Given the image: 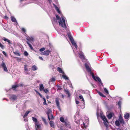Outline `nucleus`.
<instances>
[{
  "instance_id": "nucleus-29",
  "label": "nucleus",
  "mask_w": 130,
  "mask_h": 130,
  "mask_svg": "<svg viewBox=\"0 0 130 130\" xmlns=\"http://www.w3.org/2000/svg\"><path fill=\"white\" fill-rule=\"evenodd\" d=\"M98 93L99 95L101 96H102L104 98H106V96L105 95H104L101 92H98Z\"/></svg>"
},
{
  "instance_id": "nucleus-3",
  "label": "nucleus",
  "mask_w": 130,
  "mask_h": 130,
  "mask_svg": "<svg viewBox=\"0 0 130 130\" xmlns=\"http://www.w3.org/2000/svg\"><path fill=\"white\" fill-rule=\"evenodd\" d=\"M26 39L27 40V42L30 49H33L31 43H32V42H33V38L32 37L28 36L27 37Z\"/></svg>"
},
{
  "instance_id": "nucleus-50",
  "label": "nucleus",
  "mask_w": 130,
  "mask_h": 130,
  "mask_svg": "<svg viewBox=\"0 0 130 130\" xmlns=\"http://www.w3.org/2000/svg\"><path fill=\"white\" fill-rule=\"evenodd\" d=\"M3 54L4 55H5V56H6V53H5V52H4V51H3Z\"/></svg>"
},
{
  "instance_id": "nucleus-6",
  "label": "nucleus",
  "mask_w": 130,
  "mask_h": 130,
  "mask_svg": "<svg viewBox=\"0 0 130 130\" xmlns=\"http://www.w3.org/2000/svg\"><path fill=\"white\" fill-rule=\"evenodd\" d=\"M78 54L79 55V57L83 61H84L85 60L86 58L85 57L83 53L82 52H80L78 53Z\"/></svg>"
},
{
  "instance_id": "nucleus-49",
  "label": "nucleus",
  "mask_w": 130,
  "mask_h": 130,
  "mask_svg": "<svg viewBox=\"0 0 130 130\" xmlns=\"http://www.w3.org/2000/svg\"><path fill=\"white\" fill-rule=\"evenodd\" d=\"M45 49H39V51L40 52H42L44 51Z\"/></svg>"
},
{
  "instance_id": "nucleus-46",
  "label": "nucleus",
  "mask_w": 130,
  "mask_h": 130,
  "mask_svg": "<svg viewBox=\"0 0 130 130\" xmlns=\"http://www.w3.org/2000/svg\"><path fill=\"white\" fill-rule=\"evenodd\" d=\"M39 58L40 59V60H43V58L42 57H41L39 56Z\"/></svg>"
},
{
  "instance_id": "nucleus-56",
  "label": "nucleus",
  "mask_w": 130,
  "mask_h": 130,
  "mask_svg": "<svg viewBox=\"0 0 130 130\" xmlns=\"http://www.w3.org/2000/svg\"><path fill=\"white\" fill-rule=\"evenodd\" d=\"M54 20L55 21L56 20V18H55L54 17L53 18Z\"/></svg>"
},
{
  "instance_id": "nucleus-19",
  "label": "nucleus",
  "mask_w": 130,
  "mask_h": 130,
  "mask_svg": "<svg viewBox=\"0 0 130 130\" xmlns=\"http://www.w3.org/2000/svg\"><path fill=\"white\" fill-rule=\"evenodd\" d=\"M54 5L55 6V9L57 10V11L59 14H60L61 13V12L60 10H59L58 8L56 5Z\"/></svg>"
},
{
  "instance_id": "nucleus-13",
  "label": "nucleus",
  "mask_w": 130,
  "mask_h": 130,
  "mask_svg": "<svg viewBox=\"0 0 130 130\" xmlns=\"http://www.w3.org/2000/svg\"><path fill=\"white\" fill-rule=\"evenodd\" d=\"M35 124L36 129H39L40 128V125L38 123H35Z\"/></svg>"
},
{
  "instance_id": "nucleus-36",
  "label": "nucleus",
  "mask_w": 130,
  "mask_h": 130,
  "mask_svg": "<svg viewBox=\"0 0 130 130\" xmlns=\"http://www.w3.org/2000/svg\"><path fill=\"white\" fill-rule=\"evenodd\" d=\"M24 70L25 71H28V69L27 68V65L25 64L24 66Z\"/></svg>"
},
{
  "instance_id": "nucleus-39",
  "label": "nucleus",
  "mask_w": 130,
  "mask_h": 130,
  "mask_svg": "<svg viewBox=\"0 0 130 130\" xmlns=\"http://www.w3.org/2000/svg\"><path fill=\"white\" fill-rule=\"evenodd\" d=\"M24 54L25 56H27L28 54V53L26 51H25L24 52Z\"/></svg>"
},
{
  "instance_id": "nucleus-15",
  "label": "nucleus",
  "mask_w": 130,
  "mask_h": 130,
  "mask_svg": "<svg viewBox=\"0 0 130 130\" xmlns=\"http://www.w3.org/2000/svg\"><path fill=\"white\" fill-rule=\"evenodd\" d=\"M40 88L39 89L40 91H42L43 89H44V88L43 87V84H40L39 85Z\"/></svg>"
},
{
  "instance_id": "nucleus-40",
  "label": "nucleus",
  "mask_w": 130,
  "mask_h": 130,
  "mask_svg": "<svg viewBox=\"0 0 130 130\" xmlns=\"http://www.w3.org/2000/svg\"><path fill=\"white\" fill-rule=\"evenodd\" d=\"M118 104L119 106V107H121V102L120 101H119L118 102Z\"/></svg>"
},
{
  "instance_id": "nucleus-16",
  "label": "nucleus",
  "mask_w": 130,
  "mask_h": 130,
  "mask_svg": "<svg viewBox=\"0 0 130 130\" xmlns=\"http://www.w3.org/2000/svg\"><path fill=\"white\" fill-rule=\"evenodd\" d=\"M51 126L53 128L55 127L53 121H51L49 122Z\"/></svg>"
},
{
  "instance_id": "nucleus-30",
  "label": "nucleus",
  "mask_w": 130,
  "mask_h": 130,
  "mask_svg": "<svg viewBox=\"0 0 130 130\" xmlns=\"http://www.w3.org/2000/svg\"><path fill=\"white\" fill-rule=\"evenodd\" d=\"M115 124L116 126H119L120 125V123L119 121L118 120H116L115 122Z\"/></svg>"
},
{
  "instance_id": "nucleus-1",
  "label": "nucleus",
  "mask_w": 130,
  "mask_h": 130,
  "mask_svg": "<svg viewBox=\"0 0 130 130\" xmlns=\"http://www.w3.org/2000/svg\"><path fill=\"white\" fill-rule=\"evenodd\" d=\"M85 65L86 69L89 72L90 74L92 75L93 78L96 81H99L101 83V85H102L103 84V83H102V82L98 76L95 77L94 76V73L92 72L91 69L90 68L88 65L87 63H85Z\"/></svg>"
},
{
  "instance_id": "nucleus-14",
  "label": "nucleus",
  "mask_w": 130,
  "mask_h": 130,
  "mask_svg": "<svg viewBox=\"0 0 130 130\" xmlns=\"http://www.w3.org/2000/svg\"><path fill=\"white\" fill-rule=\"evenodd\" d=\"M129 115L128 113H126L124 115V118L125 119H129Z\"/></svg>"
},
{
  "instance_id": "nucleus-55",
  "label": "nucleus",
  "mask_w": 130,
  "mask_h": 130,
  "mask_svg": "<svg viewBox=\"0 0 130 130\" xmlns=\"http://www.w3.org/2000/svg\"><path fill=\"white\" fill-rule=\"evenodd\" d=\"M62 98H64V95H63V94H62Z\"/></svg>"
},
{
  "instance_id": "nucleus-32",
  "label": "nucleus",
  "mask_w": 130,
  "mask_h": 130,
  "mask_svg": "<svg viewBox=\"0 0 130 130\" xmlns=\"http://www.w3.org/2000/svg\"><path fill=\"white\" fill-rule=\"evenodd\" d=\"M104 91L106 93V94H109V92L107 89L105 88H104Z\"/></svg>"
},
{
  "instance_id": "nucleus-45",
  "label": "nucleus",
  "mask_w": 130,
  "mask_h": 130,
  "mask_svg": "<svg viewBox=\"0 0 130 130\" xmlns=\"http://www.w3.org/2000/svg\"><path fill=\"white\" fill-rule=\"evenodd\" d=\"M0 47L2 48H4V46L1 44V43L0 42Z\"/></svg>"
},
{
  "instance_id": "nucleus-17",
  "label": "nucleus",
  "mask_w": 130,
  "mask_h": 130,
  "mask_svg": "<svg viewBox=\"0 0 130 130\" xmlns=\"http://www.w3.org/2000/svg\"><path fill=\"white\" fill-rule=\"evenodd\" d=\"M68 36L71 42H72L73 41H74L72 36L70 34H68Z\"/></svg>"
},
{
  "instance_id": "nucleus-42",
  "label": "nucleus",
  "mask_w": 130,
  "mask_h": 130,
  "mask_svg": "<svg viewBox=\"0 0 130 130\" xmlns=\"http://www.w3.org/2000/svg\"><path fill=\"white\" fill-rule=\"evenodd\" d=\"M22 30L23 32H24L25 33L26 32V29L23 28H22Z\"/></svg>"
},
{
  "instance_id": "nucleus-28",
  "label": "nucleus",
  "mask_w": 130,
  "mask_h": 130,
  "mask_svg": "<svg viewBox=\"0 0 130 130\" xmlns=\"http://www.w3.org/2000/svg\"><path fill=\"white\" fill-rule=\"evenodd\" d=\"M42 121L44 122V123L46 124H47V122L46 121V119L43 117H41Z\"/></svg>"
},
{
  "instance_id": "nucleus-2",
  "label": "nucleus",
  "mask_w": 130,
  "mask_h": 130,
  "mask_svg": "<svg viewBox=\"0 0 130 130\" xmlns=\"http://www.w3.org/2000/svg\"><path fill=\"white\" fill-rule=\"evenodd\" d=\"M56 17L57 19L59 20V25L63 28H66L67 26L65 24V20L64 18L63 17H62V21L60 18L59 16L56 14Z\"/></svg>"
},
{
  "instance_id": "nucleus-21",
  "label": "nucleus",
  "mask_w": 130,
  "mask_h": 130,
  "mask_svg": "<svg viewBox=\"0 0 130 130\" xmlns=\"http://www.w3.org/2000/svg\"><path fill=\"white\" fill-rule=\"evenodd\" d=\"M71 42L72 44L75 47V48H77V45L76 44V43L74 41H72V42Z\"/></svg>"
},
{
  "instance_id": "nucleus-60",
  "label": "nucleus",
  "mask_w": 130,
  "mask_h": 130,
  "mask_svg": "<svg viewBox=\"0 0 130 130\" xmlns=\"http://www.w3.org/2000/svg\"><path fill=\"white\" fill-rule=\"evenodd\" d=\"M119 130H121L120 129H119Z\"/></svg>"
},
{
  "instance_id": "nucleus-41",
  "label": "nucleus",
  "mask_w": 130,
  "mask_h": 130,
  "mask_svg": "<svg viewBox=\"0 0 130 130\" xmlns=\"http://www.w3.org/2000/svg\"><path fill=\"white\" fill-rule=\"evenodd\" d=\"M51 82H54L55 81V79L54 77H52L51 79Z\"/></svg>"
},
{
  "instance_id": "nucleus-23",
  "label": "nucleus",
  "mask_w": 130,
  "mask_h": 130,
  "mask_svg": "<svg viewBox=\"0 0 130 130\" xmlns=\"http://www.w3.org/2000/svg\"><path fill=\"white\" fill-rule=\"evenodd\" d=\"M33 71H35L37 69V68L35 65H34L31 67Z\"/></svg>"
},
{
  "instance_id": "nucleus-10",
  "label": "nucleus",
  "mask_w": 130,
  "mask_h": 130,
  "mask_svg": "<svg viewBox=\"0 0 130 130\" xmlns=\"http://www.w3.org/2000/svg\"><path fill=\"white\" fill-rule=\"evenodd\" d=\"M119 121L123 125L124 124H125L124 122L123 119L121 115L119 116Z\"/></svg>"
},
{
  "instance_id": "nucleus-44",
  "label": "nucleus",
  "mask_w": 130,
  "mask_h": 130,
  "mask_svg": "<svg viewBox=\"0 0 130 130\" xmlns=\"http://www.w3.org/2000/svg\"><path fill=\"white\" fill-rule=\"evenodd\" d=\"M17 85L18 86V87L19 86H20V87L22 86H23V85L22 83L20 84H18Z\"/></svg>"
},
{
  "instance_id": "nucleus-33",
  "label": "nucleus",
  "mask_w": 130,
  "mask_h": 130,
  "mask_svg": "<svg viewBox=\"0 0 130 130\" xmlns=\"http://www.w3.org/2000/svg\"><path fill=\"white\" fill-rule=\"evenodd\" d=\"M43 99L44 101V102L43 103V104L45 105H47V104L46 103V99L44 98H43Z\"/></svg>"
},
{
  "instance_id": "nucleus-24",
  "label": "nucleus",
  "mask_w": 130,
  "mask_h": 130,
  "mask_svg": "<svg viewBox=\"0 0 130 130\" xmlns=\"http://www.w3.org/2000/svg\"><path fill=\"white\" fill-rule=\"evenodd\" d=\"M64 91L69 96H70V94L69 91L68 90H64Z\"/></svg>"
},
{
  "instance_id": "nucleus-54",
  "label": "nucleus",
  "mask_w": 130,
  "mask_h": 130,
  "mask_svg": "<svg viewBox=\"0 0 130 130\" xmlns=\"http://www.w3.org/2000/svg\"><path fill=\"white\" fill-rule=\"evenodd\" d=\"M83 126L84 127H86L85 124L84 123Z\"/></svg>"
},
{
  "instance_id": "nucleus-18",
  "label": "nucleus",
  "mask_w": 130,
  "mask_h": 130,
  "mask_svg": "<svg viewBox=\"0 0 130 130\" xmlns=\"http://www.w3.org/2000/svg\"><path fill=\"white\" fill-rule=\"evenodd\" d=\"M58 71L60 73L64 74V72L62 71L61 68L58 67L57 68Z\"/></svg>"
},
{
  "instance_id": "nucleus-26",
  "label": "nucleus",
  "mask_w": 130,
  "mask_h": 130,
  "mask_svg": "<svg viewBox=\"0 0 130 130\" xmlns=\"http://www.w3.org/2000/svg\"><path fill=\"white\" fill-rule=\"evenodd\" d=\"M30 112V111H27L26 112V113H25V115H24V116H23V117L24 118H25V117H26V116H27L28 114V113Z\"/></svg>"
},
{
  "instance_id": "nucleus-4",
  "label": "nucleus",
  "mask_w": 130,
  "mask_h": 130,
  "mask_svg": "<svg viewBox=\"0 0 130 130\" xmlns=\"http://www.w3.org/2000/svg\"><path fill=\"white\" fill-rule=\"evenodd\" d=\"M46 113L49 121H50L51 119L52 120L54 119V117L52 114V111L51 109H49Z\"/></svg>"
},
{
  "instance_id": "nucleus-5",
  "label": "nucleus",
  "mask_w": 130,
  "mask_h": 130,
  "mask_svg": "<svg viewBox=\"0 0 130 130\" xmlns=\"http://www.w3.org/2000/svg\"><path fill=\"white\" fill-rule=\"evenodd\" d=\"M101 117L104 121V124L105 125L106 127H107L108 126V124L109 123L105 116H101Z\"/></svg>"
},
{
  "instance_id": "nucleus-25",
  "label": "nucleus",
  "mask_w": 130,
  "mask_h": 130,
  "mask_svg": "<svg viewBox=\"0 0 130 130\" xmlns=\"http://www.w3.org/2000/svg\"><path fill=\"white\" fill-rule=\"evenodd\" d=\"M13 53L15 54L16 55H17L19 56H20V53L19 52L16 51L14 52Z\"/></svg>"
},
{
  "instance_id": "nucleus-31",
  "label": "nucleus",
  "mask_w": 130,
  "mask_h": 130,
  "mask_svg": "<svg viewBox=\"0 0 130 130\" xmlns=\"http://www.w3.org/2000/svg\"><path fill=\"white\" fill-rule=\"evenodd\" d=\"M32 120L34 121L35 122V123H38L37 120L36 118L34 117H32Z\"/></svg>"
},
{
  "instance_id": "nucleus-48",
  "label": "nucleus",
  "mask_w": 130,
  "mask_h": 130,
  "mask_svg": "<svg viewBox=\"0 0 130 130\" xmlns=\"http://www.w3.org/2000/svg\"><path fill=\"white\" fill-rule=\"evenodd\" d=\"M37 93L39 95V96H40L41 97H42V95L40 94V93L38 92Z\"/></svg>"
},
{
  "instance_id": "nucleus-35",
  "label": "nucleus",
  "mask_w": 130,
  "mask_h": 130,
  "mask_svg": "<svg viewBox=\"0 0 130 130\" xmlns=\"http://www.w3.org/2000/svg\"><path fill=\"white\" fill-rule=\"evenodd\" d=\"M60 120L61 122L63 123H64V118L63 117H60Z\"/></svg>"
},
{
  "instance_id": "nucleus-12",
  "label": "nucleus",
  "mask_w": 130,
  "mask_h": 130,
  "mask_svg": "<svg viewBox=\"0 0 130 130\" xmlns=\"http://www.w3.org/2000/svg\"><path fill=\"white\" fill-rule=\"evenodd\" d=\"M17 97L15 95H12L10 98V99L11 100H14L17 99Z\"/></svg>"
},
{
  "instance_id": "nucleus-7",
  "label": "nucleus",
  "mask_w": 130,
  "mask_h": 130,
  "mask_svg": "<svg viewBox=\"0 0 130 130\" xmlns=\"http://www.w3.org/2000/svg\"><path fill=\"white\" fill-rule=\"evenodd\" d=\"M1 65L4 71L6 72H7L8 71L6 65L4 62H2Z\"/></svg>"
},
{
  "instance_id": "nucleus-9",
  "label": "nucleus",
  "mask_w": 130,
  "mask_h": 130,
  "mask_svg": "<svg viewBox=\"0 0 130 130\" xmlns=\"http://www.w3.org/2000/svg\"><path fill=\"white\" fill-rule=\"evenodd\" d=\"M3 39L4 41L7 42L8 44L10 45L12 44V43L11 42V41L7 39L6 38L4 37H3Z\"/></svg>"
},
{
  "instance_id": "nucleus-57",
  "label": "nucleus",
  "mask_w": 130,
  "mask_h": 130,
  "mask_svg": "<svg viewBox=\"0 0 130 130\" xmlns=\"http://www.w3.org/2000/svg\"><path fill=\"white\" fill-rule=\"evenodd\" d=\"M36 91V92L37 93L38 92L37 91H36H36Z\"/></svg>"
},
{
  "instance_id": "nucleus-47",
  "label": "nucleus",
  "mask_w": 130,
  "mask_h": 130,
  "mask_svg": "<svg viewBox=\"0 0 130 130\" xmlns=\"http://www.w3.org/2000/svg\"><path fill=\"white\" fill-rule=\"evenodd\" d=\"M76 104H78L79 103V102L78 101H76Z\"/></svg>"
},
{
  "instance_id": "nucleus-52",
  "label": "nucleus",
  "mask_w": 130,
  "mask_h": 130,
  "mask_svg": "<svg viewBox=\"0 0 130 130\" xmlns=\"http://www.w3.org/2000/svg\"><path fill=\"white\" fill-rule=\"evenodd\" d=\"M64 122L65 125H66V126H67L68 124H67V122Z\"/></svg>"
},
{
  "instance_id": "nucleus-38",
  "label": "nucleus",
  "mask_w": 130,
  "mask_h": 130,
  "mask_svg": "<svg viewBox=\"0 0 130 130\" xmlns=\"http://www.w3.org/2000/svg\"><path fill=\"white\" fill-rule=\"evenodd\" d=\"M43 90L46 93H47L49 92L48 90L46 89H43Z\"/></svg>"
},
{
  "instance_id": "nucleus-27",
  "label": "nucleus",
  "mask_w": 130,
  "mask_h": 130,
  "mask_svg": "<svg viewBox=\"0 0 130 130\" xmlns=\"http://www.w3.org/2000/svg\"><path fill=\"white\" fill-rule=\"evenodd\" d=\"M18 87V86L17 85H13L12 86V89H14V90H15L16 89L17 87ZM14 90V89H13Z\"/></svg>"
},
{
  "instance_id": "nucleus-11",
  "label": "nucleus",
  "mask_w": 130,
  "mask_h": 130,
  "mask_svg": "<svg viewBox=\"0 0 130 130\" xmlns=\"http://www.w3.org/2000/svg\"><path fill=\"white\" fill-rule=\"evenodd\" d=\"M51 52L49 50H47L46 51H45L44 52L42 53V54L44 55H49V53Z\"/></svg>"
},
{
  "instance_id": "nucleus-20",
  "label": "nucleus",
  "mask_w": 130,
  "mask_h": 130,
  "mask_svg": "<svg viewBox=\"0 0 130 130\" xmlns=\"http://www.w3.org/2000/svg\"><path fill=\"white\" fill-rule=\"evenodd\" d=\"M112 116V113H110L107 115V117L109 119H111Z\"/></svg>"
},
{
  "instance_id": "nucleus-37",
  "label": "nucleus",
  "mask_w": 130,
  "mask_h": 130,
  "mask_svg": "<svg viewBox=\"0 0 130 130\" xmlns=\"http://www.w3.org/2000/svg\"><path fill=\"white\" fill-rule=\"evenodd\" d=\"M79 98L80 99H82V101L83 102H84V100L83 98V97L82 95H79Z\"/></svg>"
},
{
  "instance_id": "nucleus-51",
  "label": "nucleus",
  "mask_w": 130,
  "mask_h": 130,
  "mask_svg": "<svg viewBox=\"0 0 130 130\" xmlns=\"http://www.w3.org/2000/svg\"><path fill=\"white\" fill-rule=\"evenodd\" d=\"M5 19H8V17L7 16H5Z\"/></svg>"
},
{
  "instance_id": "nucleus-22",
  "label": "nucleus",
  "mask_w": 130,
  "mask_h": 130,
  "mask_svg": "<svg viewBox=\"0 0 130 130\" xmlns=\"http://www.w3.org/2000/svg\"><path fill=\"white\" fill-rule=\"evenodd\" d=\"M11 21L12 22H17V21L16 20V19L14 17L12 16L11 17Z\"/></svg>"
},
{
  "instance_id": "nucleus-58",
  "label": "nucleus",
  "mask_w": 130,
  "mask_h": 130,
  "mask_svg": "<svg viewBox=\"0 0 130 130\" xmlns=\"http://www.w3.org/2000/svg\"><path fill=\"white\" fill-rule=\"evenodd\" d=\"M41 49H45L44 48V47H42V48H41Z\"/></svg>"
},
{
  "instance_id": "nucleus-53",
  "label": "nucleus",
  "mask_w": 130,
  "mask_h": 130,
  "mask_svg": "<svg viewBox=\"0 0 130 130\" xmlns=\"http://www.w3.org/2000/svg\"><path fill=\"white\" fill-rule=\"evenodd\" d=\"M48 1L50 3H51L52 1V0H48Z\"/></svg>"
},
{
  "instance_id": "nucleus-59",
  "label": "nucleus",
  "mask_w": 130,
  "mask_h": 130,
  "mask_svg": "<svg viewBox=\"0 0 130 130\" xmlns=\"http://www.w3.org/2000/svg\"><path fill=\"white\" fill-rule=\"evenodd\" d=\"M125 130H127V128H126V129H125Z\"/></svg>"
},
{
  "instance_id": "nucleus-34",
  "label": "nucleus",
  "mask_w": 130,
  "mask_h": 130,
  "mask_svg": "<svg viewBox=\"0 0 130 130\" xmlns=\"http://www.w3.org/2000/svg\"><path fill=\"white\" fill-rule=\"evenodd\" d=\"M62 77L65 79L68 80L69 79L68 77L65 75H62Z\"/></svg>"
},
{
  "instance_id": "nucleus-43",
  "label": "nucleus",
  "mask_w": 130,
  "mask_h": 130,
  "mask_svg": "<svg viewBox=\"0 0 130 130\" xmlns=\"http://www.w3.org/2000/svg\"><path fill=\"white\" fill-rule=\"evenodd\" d=\"M57 87L58 88L57 90H61L62 89V88L60 86H58Z\"/></svg>"
},
{
  "instance_id": "nucleus-8",
  "label": "nucleus",
  "mask_w": 130,
  "mask_h": 130,
  "mask_svg": "<svg viewBox=\"0 0 130 130\" xmlns=\"http://www.w3.org/2000/svg\"><path fill=\"white\" fill-rule=\"evenodd\" d=\"M55 102L56 104L59 109H60V103L59 102V99L58 98H56L55 99Z\"/></svg>"
}]
</instances>
